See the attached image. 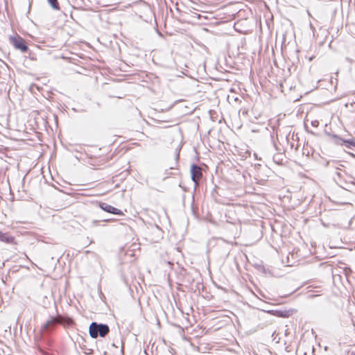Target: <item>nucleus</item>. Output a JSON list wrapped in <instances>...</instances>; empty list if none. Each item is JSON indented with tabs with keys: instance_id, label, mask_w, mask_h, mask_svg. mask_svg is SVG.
<instances>
[{
	"instance_id": "1",
	"label": "nucleus",
	"mask_w": 355,
	"mask_h": 355,
	"mask_svg": "<svg viewBox=\"0 0 355 355\" xmlns=\"http://www.w3.org/2000/svg\"><path fill=\"white\" fill-rule=\"evenodd\" d=\"M110 332V327L107 324L97 323L93 322L89 327V334L92 338H96L98 336L105 337Z\"/></svg>"
},
{
	"instance_id": "2",
	"label": "nucleus",
	"mask_w": 355,
	"mask_h": 355,
	"mask_svg": "<svg viewBox=\"0 0 355 355\" xmlns=\"http://www.w3.org/2000/svg\"><path fill=\"white\" fill-rule=\"evenodd\" d=\"M60 323H62V318L61 316H51L42 327V331L44 334H49Z\"/></svg>"
},
{
	"instance_id": "3",
	"label": "nucleus",
	"mask_w": 355,
	"mask_h": 355,
	"mask_svg": "<svg viewBox=\"0 0 355 355\" xmlns=\"http://www.w3.org/2000/svg\"><path fill=\"white\" fill-rule=\"evenodd\" d=\"M9 40L10 44L13 45L15 49L21 51L23 53L26 52L28 51V46L26 45L25 40L22 37L19 36H11L10 37Z\"/></svg>"
},
{
	"instance_id": "4",
	"label": "nucleus",
	"mask_w": 355,
	"mask_h": 355,
	"mask_svg": "<svg viewBox=\"0 0 355 355\" xmlns=\"http://www.w3.org/2000/svg\"><path fill=\"white\" fill-rule=\"evenodd\" d=\"M191 175L192 180L197 184L202 175V168L196 164H193L191 168Z\"/></svg>"
},
{
	"instance_id": "5",
	"label": "nucleus",
	"mask_w": 355,
	"mask_h": 355,
	"mask_svg": "<svg viewBox=\"0 0 355 355\" xmlns=\"http://www.w3.org/2000/svg\"><path fill=\"white\" fill-rule=\"evenodd\" d=\"M100 207L105 211L116 215H123V213L121 210L114 207L113 206L106 203L101 202L100 204Z\"/></svg>"
},
{
	"instance_id": "6",
	"label": "nucleus",
	"mask_w": 355,
	"mask_h": 355,
	"mask_svg": "<svg viewBox=\"0 0 355 355\" xmlns=\"http://www.w3.org/2000/svg\"><path fill=\"white\" fill-rule=\"evenodd\" d=\"M0 241L6 243L16 244L15 237L8 233H3L0 231Z\"/></svg>"
},
{
	"instance_id": "7",
	"label": "nucleus",
	"mask_w": 355,
	"mask_h": 355,
	"mask_svg": "<svg viewBox=\"0 0 355 355\" xmlns=\"http://www.w3.org/2000/svg\"><path fill=\"white\" fill-rule=\"evenodd\" d=\"M48 2L51 6V7L55 10H59V3L58 0H48Z\"/></svg>"
},
{
	"instance_id": "8",
	"label": "nucleus",
	"mask_w": 355,
	"mask_h": 355,
	"mask_svg": "<svg viewBox=\"0 0 355 355\" xmlns=\"http://www.w3.org/2000/svg\"><path fill=\"white\" fill-rule=\"evenodd\" d=\"M334 137L336 138L338 140H339V141H340V142L349 143L350 144L355 146V143L354 141H344V140H342L341 139L338 138L336 136H334Z\"/></svg>"
},
{
	"instance_id": "9",
	"label": "nucleus",
	"mask_w": 355,
	"mask_h": 355,
	"mask_svg": "<svg viewBox=\"0 0 355 355\" xmlns=\"http://www.w3.org/2000/svg\"><path fill=\"white\" fill-rule=\"evenodd\" d=\"M311 125L314 127H318L319 125V121H313L311 122Z\"/></svg>"
},
{
	"instance_id": "10",
	"label": "nucleus",
	"mask_w": 355,
	"mask_h": 355,
	"mask_svg": "<svg viewBox=\"0 0 355 355\" xmlns=\"http://www.w3.org/2000/svg\"><path fill=\"white\" fill-rule=\"evenodd\" d=\"M97 223H98V221H97V220H93V221L92 222V225H96L97 224Z\"/></svg>"
},
{
	"instance_id": "11",
	"label": "nucleus",
	"mask_w": 355,
	"mask_h": 355,
	"mask_svg": "<svg viewBox=\"0 0 355 355\" xmlns=\"http://www.w3.org/2000/svg\"><path fill=\"white\" fill-rule=\"evenodd\" d=\"M72 323L71 320L69 319L67 320V324H71Z\"/></svg>"
},
{
	"instance_id": "12",
	"label": "nucleus",
	"mask_w": 355,
	"mask_h": 355,
	"mask_svg": "<svg viewBox=\"0 0 355 355\" xmlns=\"http://www.w3.org/2000/svg\"><path fill=\"white\" fill-rule=\"evenodd\" d=\"M354 355H355V354Z\"/></svg>"
}]
</instances>
